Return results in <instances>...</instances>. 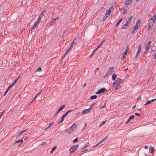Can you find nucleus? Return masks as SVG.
<instances>
[{
    "label": "nucleus",
    "mask_w": 156,
    "mask_h": 156,
    "mask_svg": "<svg viewBox=\"0 0 156 156\" xmlns=\"http://www.w3.org/2000/svg\"><path fill=\"white\" fill-rule=\"evenodd\" d=\"M67 54V53H66V52H65V53H64V54L62 56V57L61 58V60H62V59H63V58H64L65 56H66V54Z\"/></svg>",
    "instance_id": "nucleus-45"
},
{
    "label": "nucleus",
    "mask_w": 156,
    "mask_h": 156,
    "mask_svg": "<svg viewBox=\"0 0 156 156\" xmlns=\"http://www.w3.org/2000/svg\"><path fill=\"white\" fill-rule=\"evenodd\" d=\"M124 79H121L120 78H118L117 80L115 81L117 83H119L120 84V83H122L124 81Z\"/></svg>",
    "instance_id": "nucleus-10"
},
{
    "label": "nucleus",
    "mask_w": 156,
    "mask_h": 156,
    "mask_svg": "<svg viewBox=\"0 0 156 156\" xmlns=\"http://www.w3.org/2000/svg\"><path fill=\"white\" fill-rule=\"evenodd\" d=\"M106 90V89L105 88H101L96 93V94H101L102 93H104L105 90Z\"/></svg>",
    "instance_id": "nucleus-5"
},
{
    "label": "nucleus",
    "mask_w": 156,
    "mask_h": 156,
    "mask_svg": "<svg viewBox=\"0 0 156 156\" xmlns=\"http://www.w3.org/2000/svg\"><path fill=\"white\" fill-rule=\"evenodd\" d=\"M41 91H42V90H41V91H40V92H38V93L36 95V97H37V96H38L39 94H40V93H41Z\"/></svg>",
    "instance_id": "nucleus-61"
},
{
    "label": "nucleus",
    "mask_w": 156,
    "mask_h": 156,
    "mask_svg": "<svg viewBox=\"0 0 156 156\" xmlns=\"http://www.w3.org/2000/svg\"><path fill=\"white\" fill-rule=\"evenodd\" d=\"M41 17H39L37 20V21H36L37 22H38L39 23L40 22V21L41 20Z\"/></svg>",
    "instance_id": "nucleus-37"
},
{
    "label": "nucleus",
    "mask_w": 156,
    "mask_h": 156,
    "mask_svg": "<svg viewBox=\"0 0 156 156\" xmlns=\"http://www.w3.org/2000/svg\"><path fill=\"white\" fill-rule=\"evenodd\" d=\"M133 0H126L125 1V3L127 5H130L131 4Z\"/></svg>",
    "instance_id": "nucleus-17"
},
{
    "label": "nucleus",
    "mask_w": 156,
    "mask_h": 156,
    "mask_svg": "<svg viewBox=\"0 0 156 156\" xmlns=\"http://www.w3.org/2000/svg\"><path fill=\"white\" fill-rule=\"evenodd\" d=\"M151 103V101H148L146 102V103L144 104V105H146L148 104H150Z\"/></svg>",
    "instance_id": "nucleus-40"
},
{
    "label": "nucleus",
    "mask_w": 156,
    "mask_h": 156,
    "mask_svg": "<svg viewBox=\"0 0 156 156\" xmlns=\"http://www.w3.org/2000/svg\"><path fill=\"white\" fill-rule=\"evenodd\" d=\"M57 148V147L56 146H54L53 147L51 151H50V152L51 153L53 152Z\"/></svg>",
    "instance_id": "nucleus-27"
},
{
    "label": "nucleus",
    "mask_w": 156,
    "mask_h": 156,
    "mask_svg": "<svg viewBox=\"0 0 156 156\" xmlns=\"http://www.w3.org/2000/svg\"><path fill=\"white\" fill-rule=\"evenodd\" d=\"M95 104H96V103H93V104H92L91 106L89 108H90V110H91V108H93V106H94V105Z\"/></svg>",
    "instance_id": "nucleus-54"
},
{
    "label": "nucleus",
    "mask_w": 156,
    "mask_h": 156,
    "mask_svg": "<svg viewBox=\"0 0 156 156\" xmlns=\"http://www.w3.org/2000/svg\"><path fill=\"white\" fill-rule=\"evenodd\" d=\"M114 68V67H112L111 68H109L108 70V72L109 73V74L111 73L113 71V70H112V69H113Z\"/></svg>",
    "instance_id": "nucleus-20"
},
{
    "label": "nucleus",
    "mask_w": 156,
    "mask_h": 156,
    "mask_svg": "<svg viewBox=\"0 0 156 156\" xmlns=\"http://www.w3.org/2000/svg\"><path fill=\"white\" fill-rule=\"evenodd\" d=\"M151 27H152V26H150L149 25H148V27L147 28V30H148V31H149V30H150V29H151Z\"/></svg>",
    "instance_id": "nucleus-42"
},
{
    "label": "nucleus",
    "mask_w": 156,
    "mask_h": 156,
    "mask_svg": "<svg viewBox=\"0 0 156 156\" xmlns=\"http://www.w3.org/2000/svg\"><path fill=\"white\" fill-rule=\"evenodd\" d=\"M46 144V143L45 142H43L42 144H41V145L43 146L45 145Z\"/></svg>",
    "instance_id": "nucleus-60"
},
{
    "label": "nucleus",
    "mask_w": 156,
    "mask_h": 156,
    "mask_svg": "<svg viewBox=\"0 0 156 156\" xmlns=\"http://www.w3.org/2000/svg\"><path fill=\"white\" fill-rule=\"evenodd\" d=\"M122 19L121 18L117 22V23H116V27H117L119 25V23L122 21Z\"/></svg>",
    "instance_id": "nucleus-24"
},
{
    "label": "nucleus",
    "mask_w": 156,
    "mask_h": 156,
    "mask_svg": "<svg viewBox=\"0 0 156 156\" xmlns=\"http://www.w3.org/2000/svg\"><path fill=\"white\" fill-rule=\"evenodd\" d=\"M23 141L22 139H20L18 140L15 141L14 144V145H16V144H18L17 145V146H19L22 144Z\"/></svg>",
    "instance_id": "nucleus-6"
},
{
    "label": "nucleus",
    "mask_w": 156,
    "mask_h": 156,
    "mask_svg": "<svg viewBox=\"0 0 156 156\" xmlns=\"http://www.w3.org/2000/svg\"><path fill=\"white\" fill-rule=\"evenodd\" d=\"M153 57H154V58H155V59H156V53L155 54Z\"/></svg>",
    "instance_id": "nucleus-64"
},
{
    "label": "nucleus",
    "mask_w": 156,
    "mask_h": 156,
    "mask_svg": "<svg viewBox=\"0 0 156 156\" xmlns=\"http://www.w3.org/2000/svg\"><path fill=\"white\" fill-rule=\"evenodd\" d=\"M13 86V85L12 84L10 85L9 86V87H8V89H10V88H11Z\"/></svg>",
    "instance_id": "nucleus-51"
},
{
    "label": "nucleus",
    "mask_w": 156,
    "mask_h": 156,
    "mask_svg": "<svg viewBox=\"0 0 156 156\" xmlns=\"http://www.w3.org/2000/svg\"><path fill=\"white\" fill-rule=\"evenodd\" d=\"M124 9L123 8H119V10L120 12H121L122 11V9Z\"/></svg>",
    "instance_id": "nucleus-63"
},
{
    "label": "nucleus",
    "mask_w": 156,
    "mask_h": 156,
    "mask_svg": "<svg viewBox=\"0 0 156 156\" xmlns=\"http://www.w3.org/2000/svg\"><path fill=\"white\" fill-rule=\"evenodd\" d=\"M135 30H134V29L132 28V31L131 32V34H134L135 33Z\"/></svg>",
    "instance_id": "nucleus-43"
},
{
    "label": "nucleus",
    "mask_w": 156,
    "mask_h": 156,
    "mask_svg": "<svg viewBox=\"0 0 156 156\" xmlns=\"http://www.w3.org/2000/svg\"><path fill=\"white\" fill-rule=\"evenodd\" d=\"M65 117L63 115L62 116V117H61V120L60 121L58 122V124H60V123H62V122H63V121H64V119Z\"/></svg>",
    "instance_id": "nucleus-19"
},
{
    "label": "nucleus",
    "mask_w": 156,
    "mask_h": 156,
    "mask_svg": "<svg viewBox=\"0 0 156 156\" xmlns=\"http://www.w3.org/2000/svg\"><path fill=\"white\" fill-rule=\"evenodd\" d=\"M101 143V142H100L99 143H98L96 145H95L94 146H93V148H94V147H96L98 146Z\"/></svg>",
    "instance_id": "nucleus-50"
},
{
    "label": "nucleus",
    "mask_w": 156,
    "mask_h": 156,
    "mask_svg": "<svg viewBox=\"0 0 156 156\" xmlns=\"http://www.w3.org/2000/svg\"><path fill=\"white\" fill-rule=\"evenodd\" d=\"M151 41H150L148 42V44H147L145 47L146 49V50H147L149 49L150 48V45L151 44Z\"/></svg>",
    "instance_id": "nucleus-13"
},
{
    "label": "nucleus",
    "mask_w": 156,
    "mask_h": 156,
    "mask_svg": "<svg viewBox=\"0 0 156 156\" xmlns=\"http://www.w3.org/2000/svg\"><path fill=\"white\" fill-rule=\"evenodd\" d=\"M106 104L105 103V104L104 105H103V106H101V107H100V109H101L105 107V106H106Z\"/></svg>",
    "instance_id": "nucleus-49"
},
{
    "label": "nucleus",
    "mask_w": 156,
    "mask_h": 156,
    "mask_svg": "<svg viewBox=\"0 0 156 156\" xmlns=\"http://www.w3.org/2000/svg\"><path fill=\"white\" fill-rule=\"evenodd\" d=\"M71 49V47H69L68 49L66 51V53H67L70 51V50Z\"/></svg>",
    "instance_id": "nucleus-44"
},
{
    "label": "nucleus",
    "mask_w": 156,
    "mask_h": 156,
    "mask_svg": "<svg viewBox=\"0 0 156 156\" xmlns=\"http://www.w3.org/2000/svg\"><path fill=\"white\" fill-rule=\"evenodd\" d=\"M156 20V13H155V14H154L153 17L151 19V20H153L154 22H155Z\"/></svg>",
    "instance_id": "nucleus-26"
},
{
    "label": "nucleus",
    "mask_w": 156,
    "mask_h": 156,
    "mask_svg": "<svg viewBox=\"0 0 156 156\" xmlns=\"http://www.w3.org/2000/svg\"><path fill=\"white\" fill-rule=\"evenodd\" d=\"M90 145L88 143L87 144L86 146H85V147L83 148V149H84L86 147L89 146Z\"/></svg>",
    "instance_id": "nucleus-46"
},
{
    "label": "nucleus",
    "mask_w": 156,
    "mask_h": 156,
    "mask_svg": "<svg viewBox=\"0 0 156 156\" xmlns=\"http://www.w3.org/2000/svg\"><path fill=\"white\" fill-rule=\"evenodd\" d=\"M109 74V73L108 72V73H107L105 74V75L104 76V77L105 78V77H107L108 76Z\"/></svg>",
    "instance_id": "nucleus-47"
},
{
    "label": "nucleus",
    "mask_w": 156,
    "mask_h": 156,
    "mask_svg": "<svg viewBox=\"0 0 156 156\" xmlns=\"http://www.w3.org/2000/svg\"><path fill=\"white\" fill-rule=\"evenodd\" d=\"M156 100V98L155 99H151V102H153V101H154Z\"/></svg>",
    "instance_id": "nucleus-62"
},
{
    "label": "nucleus",
    "mask_w": 156,
    "mask_h": 156,
    "mask_svg": "<svg viewBox=\"0 0 156 156\" xmlns=\"http://www.w3.org/2000/svg\"><path fill=\"white\" fill-rule=\"evenodd\" d=\"M154 150V148L153 147H150V149L149 150L150 153H153V152Z\"/></svg>",
    "instance_id": "nucleus-23"
},
{
    "label": "nucleus",
    "mask_w": 156,
    "mask_h": 156,
    "mask_svg": "<svg viewBox=\"0 0 156 156\" xmlns=\"http://www.w3.org/2000/svg\"><path fill=\"white\" fill-rule=\"evenodd\" d=\"M76 127V125L74 123L67 130H66V131L67 132H68L69 133H71L73 132V128H75Z\"/></svg>",
    "instance_id": "nucleus-2"
},
{
    "label": "nucleus",
    "mask_w": 156,
    "mask_h": 156,
    "mask_svg": "<svg viewBox=\"0 0 156 156\" xmlns=\"http://www.w3.org/2000/svg\"><path fill=\"white\" fill-rule=\"evenodd\" d=\"M68 114L67 112H66L65 114H64L63 115L66 117Z\"/></svg>",
    "instance_id": "nucleus-56"
},
{
    "label": "nucleus",
    "mask_w": 156,
    "mask_h": 156,
    "mask_svg": "<svg viewBox=\"0 0 156 156\" xmlns=\"http://www.w3.org/2000/svg\"><path fill=\"white\" fill-rule=\"evenodd\" d=\"M4 112H5V111H3L1 113V114L0 115V118H1L2 117V115L4 114Z\"/></svg>",
    "instance_id": "nucleus-53"
},
{
    "label": "nucleus",
    "mask_w": 156,
    "mask_h": 156,
    "mask_svg": "<svg viewBox=\"0 0 156 156\" xmlns=\"http://www.w3.org/2000/svg\"><path fill=\"white\" fill-rule=\"evenodd\" d=\"M117 75L115 73H113L112 76V79L113 80H115Z\"/></svg>",
    "instance_id": "nucleus-22"
},
{
    "label": "nucleus",
    "mask_w": 156,
    "mask_h": 156,
    "mask_svg": "<svg viewBox=\"0 0 156 156\" xmlns=\"http://www.w3.org/2000/svg\"><path fill=\"white\" fill-rule=\"evenodd\" d=\"M133 18V16H130L128 18V20H126V23H127L128 24H129L131 22L132 19Z\"/></svg>",
    "instance_id": "nucleus-11"
},
{
    "label": "nucleus",
    "mask_w": 156,
    "mask_h": 156,
    "mask_svg": "<svg viewBox=\"0 0 156 156\" xmlns=\"http://www.w3.org/2000/svg\"><path fill=\"white\" fill-rule=\"evenodd\" d=\"M155 22H154L153 20H151L148 23V25L150 26H152L154 23Z\"/></svg>",
    "instance_id": "nucleus-21"
},
{
    "label": "nucleus",
    "mask_w": 156,
    "mask_h": 156,
    "mask_svg": "<svg viewBox=\"0 0 156 156\" xmlns=\"http://www.w3.org/2000/svg\"><path fill=\"white\" fill-rule=\"evenodd\" d=\"M78 138L77 137H76V138L73 140V142L74 143H76V142H77L78 141Z\"/></svg>",
    "instance_id": "nucleus-39"
},
{
    "label": "nucleus",
    "mask_w": 156,
    "mask_h": 156,
    "mask_svg": "<svg viewBox=\"0 0 156 156\" xmlns=\"http://www.w3.org/2000/svg\"><path fill=\"white\" fill-rule=\"evenodd\" d=\"M115 81L113 83V87H115V90L119 89V88H121V86L120 85V84L119 83H117Z\"/></svg>",
    "instance_id": "nucleus-3"
},
{
    "label": "nucleus",
    "mask_w": 156,
    "mask_h": 156,
    "mask_svg": "<svg viewBox=\"0 0 156 156\" xmlns=\"http://www.w3.org/2000/svg\"><path fill=\"white\" fill-rule=\"evenodd\" d=\"M141 45L140 44L138 46V50L136 53V55L135 56V58H137V56L138 55L140 52L141 50Z\"/></svg>",
    "instance_id": "nucleus-9"
},
{
    "label": "nucleus",
    "mask_w": 156,
    "mask_h": 156,
    "mask_svg": "<svg viewBox=\"0 0 156 156\" xmlns=\"http://www.w3.org/2000/svg\"><path fill=\"white\" fill-rule=\"evenodd\" d=\"M66 106V105H62V106L60 107L58 109L59 110H60V111H61L63 109V108L65 107Z\"/></svg>",
    "instance_id": "nucleus-30"
},
{
    "label": "nucleus",
    "mask_w": 156,
    "mask_h": 156,
    "mask_svg": "<svg viewBox=\"0 0 156 156\" xmlns=\"http://www.w3.org/2000/svg\"><path fill=\"white\" fill-rule=\"evenodd\" d=\"M97 98V96L96 95H94L90 97V100H93L96 99Z\"/></svg>",
    "instance_id": "nucleus-25"
},
{
    "label": "nucleus",
    "mask_w": 156,
    "mask_h": 156,
    "mask_svg": "<svg viewBox=\"0 0 156 156\" xmlns=\"http://www.w3.org/2000/svg\"><path fill=\"white\" fill-rule=\"evenodd\" d=\"M99 47L98 46L95 49V50L93 51V52H94V53L96 52V51L97 50Z\"/></svg>",
    "instance_id": "nucleus-52"
},
{
    "label": "nucleus",
    "mask_w": 156,
    "mask_h": 156,
    "mask_svg": "<svg viewBox=\"0 0 156 156\" xmlns=\"http://www.w3.org/2000/svg\"><path fill=\"white\" fill-rule=\"evenodd\" d=\"M127 10L126 9H123V12L122 13V14H125L127 12Z\"/></svg>",
    "instance_id": "nucleus-41"
},
{
    "label": "nucleus",
    "mask_w": 156,
    "mask_h": 156,
    "mask_svg": "<svg viewBox=\"0 0 156 156\" xmlns=\"http://www.w3.org/2000/svg\"><path fill=\"white\" fill-rule=\"evenodd\" d=\"M78 147V145H76L72 146L70 149V152L71 153L73 152L76 150Z\"/></svg>",
    "instance_id": "nucleus-4"
},
{
    "label": "nucleus",
    "mask_w": 156,
    "mask_h": 156,
    "mask_svg": "<svg viewBox=\"0 0 156 156\" xmlns=\"http://www.w3.org/2000/svg\"><path fill=\"white\" fill-rule=\"evenodd\" d=\"M90 110V108H89L88 109H84L82 111V114H87L89 113Z\"/></svg>",
    "instance_id": "nucleus-8"
},
{
    "label": "nucleus",
    "mask_w": 156,
    "mask_h": 156,
    "mask_svg": "<svg viewBox=\"0 0 156 156\" xmlns=\"http://www.w3.org/2000/svg\"><path fill=\"white\" fill-rule=\"evenodd\" d=\"M109 16V15L106 14L105 17L103 18V21H105L107 18H108Z\"/></svg>",
    "instance_id": "nucleus-28"
},
{
    "label": "nucleus",
    "mask_w": 156,
    "mask_h": 156,
    "mask_svg": "<svg viewBox=\"0 0 156 156\" xmlns=\"http://www.w3.org/2000/svg\"><path fill=\"white\" fill-rule=\"evenodd\" d=\"M105 39H104V40H103L102 41H101L100 44H99V45L98 46V47L99 48L100 47H101L102 44H103V43H104L105 41Z\"/></svg>",
    "instance_id": "nucleus-35"
},
{
    "label": "nucleus",
    "mask_w": 156,
    "mask_h": 156,
    "mask_svg": "<svg viewBox=\"0 0 156 156\" xmlns=\"http://www.w3.org/2000/svg\"><path fill=\"white\" fill-rule=\"evenodd\" d=\"M73 110H69L67 112L69 114V113L71 112Z\"/></svg>",
    "instance_id": "nucleus-59"
},
{
    "label": "nucleus",
    "mask_w": 156,
    "mask_h": 156,
    "mask_svg": "<svg viewBox=\"0 0 156 156\" xmlns=\"http://www.w3.org/2000/svg\"><path fill=\"white\" fill-rule=\"evenodd\" d=\"M42 70L41 68V67H39L38 68V69L36 71H41Z\"/></svg>",
    "instance_id": "nucleus-48"
},
{
    "label": "nucleus",
    "mask_w": 156,
    "mask_h": 156,
    "mask_svg": "<svg viewBox=\"0 0 156 156\" xmlns=\"http://www.w3.org/2000/svg\"><path fill=\"white\" fill-rule=\"evenodd\" d=\"M129 24L126 23L125 24L123 25L122 27V29H126L127 28L128 26L129 25Z\"/></svg>",
    "instance_id": "nucleus-16"
},
{
    "label": "nucleus",
    "mask_w": 156,
    "mask_h": 156,
    "mask_svg": "<svg viewBox=\"0 0 156 156\" xmlns=\"http://www.w3.org/2000/svg\"><path fill=\"white\" fill-rule=\"evenodd\" d=\"M109 136L108 135L107 136H106L105 137V138H104L102 140H101L100 142H101H101H102L103 141L105 140H106Z\"/></svg>",
    "instance_id": "nucleus-38"
},
{
    "label": "nucleus",
    "mask_w": 156,
    "mask_h": 156,
    "mask_svg": "<svg viewBox=\"0 0 156 156\" xmlns=\"http://www.w3.org/2000/svg\"><path fill=\"white\" fill-rule=\"evenodd\" d=\"M44 11L41 12V13L40 14L39 17H42L44 15Z\"/></svg>",
    "instance_id": "nucleus-32"
},
{
    "label": "nucleus",
    "mask_w": 156,
    "mask_h": 156,
    "mask_svg": "<svg viewBox=\"0 0 156 156\" xmlns=\"http://www.w3.org/2000/svg\"><path fill=\"white\" fill-rule=\"evenodd\" d=\"M135 115H136L137 116H139L140 115V114L139 113H135Z\"/></svg>",
    "instance_id": "nucleus-58"
},
{
    "label": "nucleus",
    "mask_w": 156,
    "mask_h": 156,
    "mask_svg": "<svg viewBox=\"0 0 156 156\" xmlns=\"http://www.w3.org/2000/svg\"><path fill=\"white\" fill-rule=\"evenodd\" d=\"M95 53H94V52H93L92 54L90 56H89V58H91V57L93 55H94V54Z\"/></svg>",
    "instance_id": "nucleus-57"
},
{
    "label": "nucleus",
    "mask_w": 156,
    "mask_h": 156,
    "mask_svg": "<svg viewBox=\"0 0 156 156\" xmlns=\"http://www.w3.org/2000/svg\"><path fill=\"white\" fill-rule=\"evenodd\" d=\"M76 38L74 39V40L71 42V45L70 46V47H71V48H73V44H74V41H75V40H76Z\"/></svg>",
    "instance_id": "nucleus-29"
},
{
    "label": "nucleus",
    "mask_w": 156,
    "mask_h": 156,
    "mask_svg": "<svg viewBox=\"0 0 156 156\" xmlns=\"http://www.w3.org/2000/svg\"><path fill=\"white\" fill-rule=\"evenodd\" d=\"M54 123V122H52V123H50L49 125L48 126L47 128H46V129H48Z\"/></svg>",
    "instance_id": "nucleus-34"
},
{
    "label": "nucleus",
    "mask_w": 156,
    "mask_h": 156,
    "mask_svg": "<svg viewBox=\"0 0 156 156\" xmlns=\"http://www.w3.org/2000/svg\"><path fill=\"white\" fill-rule=\"evenodd\" d=\"M39 24V23H38V22H37L36 21H35V22L33 27H32L30 29L31 30H33L34 28H35V27H37L38 25Z\"/></svg>",
    "instance_id": "nucleus-15"
},
{
    "label": "nucleus",
    "mask_w": 156,
    "mask_h": 156,
    "mask_svg": "<svg viewBox=\"0 0 156 156\" xmlns=\"http://www.w3.org/2000/svg\"><path fill=\"white\" fill-rule=\"evenodd\" d=\"M20 77V76H19L14 81V82L12 83L13 85H14L15 83H16L17 82L18 79H19V78Z\"/></svg>",
    "instance_id": "nucleus-31"
},
{
    "label": "nucleus",
    "mask_w": 156,
    "mask_h": 156,
    "mask_svg": "<svg viewBox=\"0 0 156 156\" xmlns=\"http://www.w3.org/2000/svg\"><path fill=\"white\" fill-rule=\"evenodd\" d=\"M129 45H127L126 47L125 51L126 52H127V53H128V50H129Z\"/></svg>",
    "instance_id": "nucleus-33"
},
{
    "label": "nucleus",
    "mask_w": 156,
    "mask_h": 156,
    "mask_svg": "<svg viewBox=\"0 0 156 156\" xmlns=\"http://www.w3.org/2000/svg\"><path fill=\"white\" fill-rule=\"evenodd\" d=\"M59 17H56L55 18H54L53 19V20L51 23V25H54L55 24V21L56 20H57L58 19Z\"/></svg>",
    "instance_id": "nucleus-12"
},
{
    "label": "nucleus",
    "mask_w": 156,
    "mask_h": 156,
    "mask_svg": "<svg viewBox=\"0 0 156 156\" xmlns=\"http://www.w3.org/2000/svg\"><path fill=\"white\" fill-rule=\"evenodd\" d=\"M113 9H114L113 7H111V8H110L108 9L106 11V14L110 15L111 13V12L113 11Z\"/></svg>",
    "instance_id": "nucleus-7"
},
{
    "label": "nucleus",
    "mask_w": 156,
    "mask_h": 156,
    "mask_svg": "<svg viewBox=\"0 0 156 156\" xmlns=\"http://www.w3.org/2000/svg\"><path fill=\"white\" fill-rule=\"evenodd\" d=\"M140 19H138L136 22V24L133 27V28L134 30H137L140 27Z\"/></svg>",
    "instance_id": "nucleus-1"
},
{
    "label": "nucleus",
    "mask_w": 156,
    "mask_h": 156,
    "mask_svg": "<svg viewBox=\"0 0 156 156\" xmlns=\"http://www.w3.org/2000/svg\"><path fill=\"white\" fill-rule=\"evenodd\" d=\"M106 120L105 121L101 123L100 125V126L101 127L103 125H104L105 123L106 122Z\"/></svg>",
    "instance_id": "nucleus-36"
},
{
    "label": "nucleus",
    "mask_w": 156,
    "mask_h": 156,
    "mask_svg": "<svg viewBox=\"0 0 156 156\" xmlns=\"http://www.w3.org/2000/svg\"><path fill=\"white\" fill-rule=\"evenodd\" d=\"M134 118V115H131L129 118L128 119L127 121L126 122V124H127L128 123H129L130 121L133 119Z\"/></svg>",
    "instance_id": "nucleus-14"
},
{
    "label": "nucleus",
    "mask_w": 156,
    "mask_h": 156,
    "mask_svg": "<svg viewBox=\"0 0 156 156\" xmlns=\"http://www.w3.org/2000/svg\"><path fill=\"white\" fill-rule=\"evenodd\" d=\"M37 97H36V96H35V97L33 99L32 101L30 102V104L31 103H32L33 101H34V100L36 98H37Z\"/></svg>",
    "instance_id": "nucleus-55"
},
{
    "label": "nucleus",
    "mask_w": 156,
    "mask_h": 156,
    "mask_svg": "<svg viewBox=\"0 0 156 156\" xmlns=\"http://www.w3.org/2000/svg\"><path fill=\"white\" fill-rule=\"evenodd\" d=\"M127 53V52L125 51V52L123 53L122 55L121 58V59L122 60H123L124 59Z\"/></svg>",
    "instance_id": "nucleus-18"
}]
</instances>
